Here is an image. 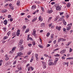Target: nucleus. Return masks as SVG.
I'll return each instance as SVG.
<instances>
[{"label":"nucleus","instance_id":"f257e3e1","mask_svg":"<svg viewBox=\"0 0 73 73\" xmlns=\"http://www.w3.org/2000/svg\"><path fill=\"white\" fill-rule=\"evenodd\" d=\"M72 23H71L70 24L68 25V27H66V30H67V31H69L70 29H71V25H72Z\"/></svg>","mask_w":73,"mask_h":73},{"label":"nucleus","instance_id":"f03ea898","mask_svg":"<svg viewBox=\"0 0 73 73\" xmlns=\"http://www.w3.org/2000/svg\"><path fill=\"white\" fill-rule=\"evenodd\" d=\"M23 43V40L21 39L18 44V47H21V44Z\"/></svg>","mask_w":73,"mask_h":73},{"label":"nucleus","instance_id":"7ed1b4c3","mask_svg":"<svg viewBox=\"0 0 73 73\" xmlns=\"http://www.w3.org/2000/svg\"><path fill=\"white\" fill-rule=\"evenodd\" d=\"M56 9L57 11H60V10H61V8H60V6L58 5L56 6Z\"/></svg>","mask_w":73,"mask_h":73},{"label":"nucleus","instance_id":"20e7f679","mask_svg":"<svg viewBox=\"0 0 73 73\" xmlns=\"http://www.w3.org/2000/svg\"><path fill=\"white\" fill-rule=\"evenodd\" d=\"M36 31L35 30V29H34L33 30V33L32 34V35H34V36H36Z\"/></svg>","mask_w":73,"mask_h":73},{"label":"nucleus","instance_id":"39448f33","mask_svg":"<svg viewBox=\"0 0 73 73\" xmlns=\"http://www.w3.org/2000/svg\"><path fill=\"white\" fill-rule=\"evenodd\" d=\"M42 64L43 65V68H46V63L44 62H42Z\"/></svg>","mask_w":73,"mask_h":73},{"label":"nucleus","instance_id":"423d86ee","mask_svg":"<svg viewBox=\"0 0 73 73\" xmlns=\"http://www.w3.org/2000/svg\"><path fill=\"white\" fill-rule=\"evenodd\" d=\"M61 27H58V26H57L56 27V29H57V30H58V31H60L61 30Z\"/></svg>","mask_w":73,"mask_h":73},{"label":"nucleus","instance_id":"0eeeda50","mask_svg":"<svg viewBox=\"0 0 73 73\" xmlns=\"http://www.w3.org/2000/svg\"><path fill=\"white\" fill-rule=\"evenodd\" d=\"M17 36H18L20 35V30H19L17 31Z\"/></svg>","mask_w":73,"mask_h":73},{"label":"nucleus","instance_id":"6e6552de","mask_svg":"<svg viewBox=\"0 0 73 73\" xmlns=\"http://www.w3.org/2000/svg\"><path fill=\"white\" fill-rule=\"evenodd\" d=\"M18 56H21L23 55V53H21V52H18L17 53Z\"/></svg>","mask_w":73,"mask_h":73},{"label":"nucleus","instance_id":"1a4fd4ad","mask_svg":"<svg viewBox=\"0 0 73 73\" xmlns=\"http://www.w3.org/2000/svg\"><path fill=\"white\" fill-rule=\"evenodd\" d=\"M26 28H27V27H26V26L24 25L23 27V31H25V29H26Z\"/></svg>","mask_w":73,"mask_h":73},{"label":"nucleus","instance_id":"9d476101","mask_svg":"<svg viewBox=\"0 0 73 73\" xmlns=\"http://www.w3.org/2000/svg\"><path fill=\"white\" fill-rule=\"evenodd\" d=\"M3 23L5 25H7V20H4Z\"/></svg>","mask_w":73,"mask_h":73},{"label":"nucleus","instance_id":"9b49d317","mask_svg":"<svg viewBox=\"0 0 73 73\" xmlns=\"http://www.w3.org/2000/svg\"><path fill=\"white\" fill-rule=\"evenodd\" d=\"M63 30L64 33H67V32L66 31V29H65V28H63Z\"/></svg>","mask_w":73,"mask_h":73},{"label":"nucleus","instance_id":"f8f14e48","mask_svg":"<svg viewBox=\"0 0 73 73\" xmlns=\"http://www.w3.org/2000/svg\"><path fill=\"white\" fill-rule=\"evenodd\" d=\"M20 1H18L17 2V5L18 6H19V5H20Z\"/></svg>","mask_w":73,"mask_h":73},{"label":"nucleus","instance_id":"ddd939ff","mask_svg":"<svg viewBox=\"0 0 73 73\" xmlns=\"http://www.w3.org/2000/svg\"><path fill=\"white\" fill-rule=\"evenodd\" d=\"M37 17H36L35 18H34L33 19V20L32 21V22H34V21H36V20H37Z\"/></svg>","mask_w":73,"mask_h":73},{"label":"nucleus","instance_id":"4468645a","mask_svg":"<svg viewBox=\"0 0 73 73\" xmlns=\"http://www.w3.org/2000/svg\"><path fill=\"white\" fill-rule=\"evenodd\" d=\"M52 59H50L48 60V65H50V63L52 62Z\"/></svg>","mask_w":73,"mask_h":73},{"label":"nucleus","instance_id":"2eb2a0df","mask_svg":"<svg viewBox=\"0 0 73 73\" xmlns=\"http://www.w3.org/2000/svg\"><path fill=\"white\" fill-rule=\"evenodd\" d=\"M68 64H69V62H68L67 63H66V62H64L63 63V65H67V66H68Z\"/></svg>","mask_w":73,"mask_h":73},{"label":"nucleus","instance_id":"dca6fc26","mask_svg":"<svg viewBox=\"0 0 73 73\" xmlns=\"http://www.w3.org/2000/svg\"><path fill=\"white\" fill-rule=\"evenodd\" d=\"M70 3H68V4H67V7H70Z\"/></svg>","mask_w":73,"mask_h":73},{"label":"nucleus","instance_id":"f3484780","mask_svg":"<svg viewBox=\"0 0 73 73\" xmlns=\"http://www.w3.org/2000/svg\"><path fill=\"white\" fill-rule=\"evenodd\" d=\"M63 22L64 25H66V22H65V20H63Z\"/></svg>","mask_w":73,"mask_h":73},{"label":"nucleus","instance_id":"a211bd4d","mask_svg":"<svg viewBox=\"0 0 73 73\" xmlns=\"http://www.w3.org/2000/svg\"><path fill=\"white\" fill-rule=\"evenodd\" d=\"M36 6L35 5L32 6V9H34L36 8Z\"/></svg>","mask_w":73,"mask_h":73},{"label":"nucleus","instance_id":"6ab92c4d","mask_svg":"<svg viewBox=\"0 0 73 73\" xmlns=\"http://www.w3.org/2000/svg\"><path fill=\"white\" fill-rule=\"evenodd\" d=\"M54 36V35L53 34H52L51 35V38L50 39L51 40H52V39H53V36Z\"/></svg>","mask_w":73,"mask_h":73},{"label":"nucleus","instance_id":"aec40b11","mask_svg":"<svg viewBox=\"0 0 73 73\" xmlns=\"http://www.w3.org/2000/svg\"><path fill=\"white\" fill-rule=\"evenodd\" d=\"M60 53L62 54H64V53H65V52L64 51V50H62L61 51Z\"/></svg>","mask_w":73,"mask_h":73},{"label":"nucleus","instance_id":"412c9836","mask_svg":"<svg viewBox=\"0 0 73 73\" xmlns=\"http://www.w3.org/2000/svg\"><path fill=\"white\" fill-rule=\"evenodd\" d=\"M7 12V10H2V12L3 13H5Z\"/></svg>","mask_w":73,"mask_h":73},{"label":"nucleus","instance_id":"4be33fe9","mask_svg":"<svg viewBox=\"0 0 73 73\" xmlns=\"http://www.w3.org/2000/svg\"><path fill=\"white\" fill-rule=\"evenodd\" d=\"M49 36H50V33H48L46 34V36L48 37Z\"/></svg>","mask_w":73,"mask_h":73},{"label":"nucleus","instance_id":"5701e85b","mask_svg":"<svg viewBox=\"0 0 73 73\" xmlns=\"http://www.w3.org/2000/svg\"><path fill=\"white\" fill-rule=\"evenodd\" d=\"M71 42H68V44H66V46H69V45H70V44Z\"/></svg>","mask_w":73,"mask_h":73},{"label":"nucleus","instance_id":"b1692460","mask_svg":"<svg viewBox=\"0 0 73 73\" xmlns=\"http://www.w3.org/2000/svg\"><path fill=\"white\" fill-rule=\"evenodd\" d=\"M45 26V24L44 23H42L41 24V27H44Z\"/></svg>","mask_w":73,"mask_h":73},{"label":"nucleus","instance_id":"393cba45","mask_svg":"<svg viewBox=\"0 0 73 73\" xmlns=\"http://www.w3.org/2000/svg\"><path fill=\"white\" fill-rule=\"evenodd\" d=\"M50 65H54V64L53 63V62H51V63H50Z\"/></svg>","mask_w":73,"mask_h":73},{"label":"nucleus","instance_id":"a878e982","mask_svg":"<svg viewBox=\"0 0 73 73\" xmlns=\"http://www.w3.org/2000/svg\"><path fill=\"white\" fill-rule=\"evenodd\" d=\"M38 46L40 48H43V47L41 45H39Z\"/></svg>","mask_w":73,"mask_h":73},{"label":"nucleus","instance_id":"bb28decb","mask_svg":"<svg viewBox=\"0 0 73 73\" xmlns=\"http://www.w3.org/2000/svg\"><path fill=\"white\" fill-rule=\"evenodd\" d=\"M29 31V29H27V30L25 31V33H27V32H28Z\"/></svg>","mask_w":73,"mask_h":73},{"label":"nucleus","instance_id":"cd10ccee","mask_svg":"<svg viewBox=\"0 0 73 73\" xmlns=\"http://www.w3.org/2000/svg\"><path fill=\"white\" fill-rule=\"evenodd\" d=\"M10 9H12V10H14V8H13V6H11V7H10Z\"/></svg>","mask_w":73,"mask_h":73},{"label":"nucleus","instance_id":"c85d7f7f","mask_svg":"<svg viewBox=\"0 0 73 73\" xmlns=\"http://www.w3.org/2000/svg\"><path fill=\"white\" fill-rule=\"evenodd\" d=\"M52 12H53L52 11V10H50V11H48V13H51Z\"/></svg>","mask_w":73,"mask_h":73},{"label":"nucleus","instance_id":"c756f323","mask_svg":"<svg viewBox=\"0 0 73 73\" xmlns=\"http://www.w3.org/2000/svg\"><path fill=\"white\" fill-rule=\"evenodd\" d=\"M61 40V38H59L58 40V42H60V41Z\"/></svg>","mask_w":73,"mask_h":73},{"label":"nucleus","instance_id":"7c9ffc66","mask_svg":"<svg viewBox=\"0 0 73 73\" xmlns=\"http://www.w3.org/2000/svg\"><path fill=\"white\" fill-rule=\"evenodd\" d=\"M9 59V58L8 57H6L5 60L6 61H7V60H8Z\"/></svg>","mask_w":73,"mask_h":73},{"label":"nucleus","instance_id":"2f4dec72","mask_svg":"<svg viewBox=\"0 0 73 73\" xmlns=\"http://www.w3.org/2000/svg\"><path fill=\"white\" fill-rule=\"evenodd\" d=\"M61 38V40L62 41H66V39H64L63 38Z\"/></svg>","mask_w":73,"mask_h":73},{"label":"nucleus","instance_id":"473e14b6","mask_svg":"<svg viewBox=\"0 0 73 73\" xmlns=\"http://www.w3.org/2000/svg\"><path fill=\"white\" fill-rule=\"evenodd\" d=\"M8 36H5V37H4L3 38V39L4 40H5L6 39H7V38H8Z\"/></svg>","mask_w":73,"mask_h":73},{"label":"nucleus","instance_id":"72a5a7b5","mask_svg":"<svg viewBox=\"0 0 73 73\" xmlns=\"http://www.w3.org/2000/svg\"><path fill=\"white\" fill-rule=\"evenodd\" d=\"M33 57H32L31 58V61H30V62H32V61H33Z\"/></svg>","mask_w":73,"mask_h":73},{"label":"nucleus","instance_id":"f704fd0d","mask_svg":"<svg viewBox=\"0 0 73 73\" xmlns=\"http://www.w3.org/2000/svg\"><path fill=\"white\" fill-rule=\"evenodd\" d=\"M41 9H42V11L43 12H44V9L42 7L41 8Z\"/></svg>","mask_w":73,"mask_h":73},{"label":"nucleus","instance_id":"c9c22d12","mask_svg":"<svg viewBox=\"0 0 73 73\" xmlns=\"http://www.w3.org/2000/svg\"><path fill=\"white\" fill-rule=\"evenodd\" d=\"M21 50H23L24 49V47L21 46Z\"/></svg>","mask_w":73,"mask_h":73},{"label":"nucleus","instance_id":"e433bc0d","mask_svg":"<svg viewBox=\"0 0 73 73\" xmlns=\"http://www.w3.org/2000/svg\"><path fill=\"white\" fill-rule=\"evenodd\" d=\"M41 20V17L40 16L39 17V20L40 21V20Z\"/></svg>","mask_w":73,"mask_h":73},{"label":"nucleus","instance_id":"4c0bfd02","mask_svg":"<svg viewBox=\"0 0 73 73\" xmlns=\"http://www.w3.org/2000/svg\"><path fill=\"white\" fill-rule=\"evenodd\" d=\"M72 51V49L71 48H70V50L69 52H71Z\"/></svg>","mask_w":73,"mask_h":73},{"label":"nucleus","instance_id":"58836bf2","mask_svg":"<svg viewBox=\"0 0 73 73\" xmlns=\"http://www.w3.org/2000/svg\"><path fill=\"white\" fill-rule=\"evenodd\" d=\"M10 31H9L7 33V35H8V36H9V35H10Z\"/></svg>","mask_w":73,"mask_h":73},{"label":"nucleus","instance_id":"ea45409f","mask_svg":"<svg viewBox=\"0 0 73 73\" xmlns=\"http://www.w3.org/2000/svg\"><path fill=\"white\" fill-rule=\"evenodd\" d=\"M35 56L36 58H37V57H38V54H36L35 55Z\"/></svg>","mask_w":73,"mask_h":73},{"label":"nucleus","instance_id":"a19ab883","mask_svg":"<svg viewBox=\"0 0 73 73\" xmlns=\"http://www.w3.org/2000/svg\"><path fill=\"white\" fill-rule=\"evenodd\" d=\"M57 61H56L55 60V61H54V65H56V64H57Z\"/></svg>","mask_w":73,"mask_h":73},{"label":"nucleus","instance_id":"79ce46f5","mask_svg":"<svg viewBox=\"0 0 73 73\" xmlns=\"http://www.w3.org/2000/svg\"><path fill=\"white\" fill-rule=\"evenodd\" d=\"M15 50V48L13 47V48L12 49V52H14V50Z\"/></svg>","mask_w":73,"mask_h":73},{"label":"nucleus","instance_id":"37998d69","mask_svg":"<svg viewBox=\"0 0 73 73\" xmlns=\"http://www.w3.org/2000/svg\"><path fill=\"white\" fill-rule=\"evenodd\" d=\"M56 57H59L60 56V55L58 54H57L55 55Z\"/></svg>","mask_w":73,"mask_h":73},{"label":"nucleus","instance_id":"c03bdc74","mask_svg":"<svg viewBox=\"0 0 73 73\" xmlns=\"http://www.w3.org/2000/svg\"><path fill=\"white\" fill-rule=\"evenodd\" d=\"M18 69L19 70H20V71H21V67H20L19 68H18Z\"/></svg>","mask_w":73,"mask_h":73},{"label":"nucleus","instance_id":"a18cd8bd","mask_svg":"<svg viewBox=\"0 0 73 73\" xmlns=\"http://www.w3.org/2000/svg\"><path fill=\"white\" fill-rule=\"evenodd\" d=\"M66 60H71V57L67 58H66Z\"/></svg>","mask_w":73,"mask_h":73},{"label":"nucleus","instance_id":"49530a36","mask_svg":"<svg viewBox=\"0 0 73 73\" xmlns=\"http://www.w3.org/2000/svg\"><path fill=\"white\" fill-rule=\"evenodd\" d=\"M24 15H25V13H21V15L22 16Z\"/></svg>","mask_w":73,"mask_h":73},{"label":"nucleus","instance_id":"de8ad7c7","mask_svg":"<svg viewBox=\"0 0 73 73\" xmlns=\"http://www.w3.org/2000/svg\"><path fill=\"white\" fill-rule=\"evenodd\" d=\"M16 64V61H15L13 63V65H15Z\"/></svg>","mask_w":73,"mask_h":73},{"label":"nucleus","instance_id":"09e8293b","mask_svg":"<svg viewBox=\"0 0 73 73\" xmlns=\"http://www.w3.org/2000/svg\"><path fill=\"white\" fill-rule=\"evenodd\" d=\"M70 64H71V65H73V61H71L70 62Z\"/></svg>","mask_w":73,"mask_h":73},{"label":"nucleus","instance_id":"8fccbe9b","mask_svg":"<svg viewBox=\"0 0 73 73\" xmlns=\"http://www.w3.org/2000/svg\"><path fill=\"white\" fill-rule=\"evenodd\" d=\"M62 59H63V60H64V59H65V56H62Z\"/></svg>","mask_w":73,"mask_h":73},{"label":"nucleus","instance_id":"3c124183","mask_svg":"<svg viewBox=\"0 0 73 73\" xmlns=\"http://www.w3.org/2000/svg\"><path fill=\"white\" fill-rule=\"evenodd\" d=\"M8 18H11V15H8Z\"/></svg>","mask_w":73,"mask_h":73},{"label":"nucleus","instance_id":"603ef678","mask_svg":"<svg viewBox=\"0 0 73 73\" xmlns=\"http://www.w3.org/2000/svg\"><path fill=\"white\" fill-rule=\"evenodd\" d=\"M28 46H29L30 47H31V46H32V45L31 44H28Z\"/></svg>","mask_w":73,"mask_h":73},{"label":"nucleus","instance_id":"864d4df0","mask_svg":"<svg viewBox=\"0 0 73 73\" xmlns=\"http://www.w3.org/2000/svg\"><path fill=\"white\" fill-rule=\"evenodd\" d=\"M30 68H31L32 70H33V69H34V68H33L32 67H30Z\"/></svg>","mask_w":73,"mask_h":73},{"label":"nucleus","instance_id":"5fc2aeb1","mask_svg":"<svg viewBox=\"0 0 73 73\" xmlns=\"http://www.w3.org/2000/svg\"><path fill=\"white\" fill-rule=\"evenodd\" d=\"M50 44H48L46 46V47H49V46H50Z\"/></svg>","mask_w":73,"mask_h":73},{"label":"nucleus","instance_id":"6e6d98bb","mask_svg":"<svg viewBox=\"0 0 73 73\" xmlns=\"http://www.w3.org/2000/svg\"><path fill=\"white\" fill-rule=\"evenodd\" d=\"M55 4V3L54 2H52L51 3V4L52 5H53V4Z\"/></svg>","mask_w":73,"mask_h":73},{"label":"nucleus","instance_id":"4d7b16f0","mask_svg":"<svg viewBox=\"0 0 73 73\" xmlns=\"http://www.w3.org/2000/svg\"><path fill=\"white\" fill-rule=\"evenodd\" d=\"M58 58H56L55 61H58Z\"/></svg>","mask_w":73,"mask_h":73},{"label":"nucleus","instance_id":"13d9d810","mask_svg":"<svg viewBox=\"0 0 73 73\" xmlns=\"http://www.w3.org/2000/svg\"><path fill=\"white\" fill-rule=\"evenodd\" d=\"M54 44H56V40H55L53 42Z\"/></svg>","mask_w":73,"mask_h":73},{"label":"nucleus","instance_id":"bf43d9fd","mask_svg":"<svg viewBox=\"0 0 73 73\" xmlns=\"http://www.w3.org/2000/svg\"><path fill=\"white\" fill-rule=\"evenodd\" d=\"M17 57H19V56L18 55L15 57V59H16V58H17Z\"/></svg>","mask_w":73,"mask_h":73},{"label":"nucleus","instance_id":"052dcab7","mask_svg":"<svg viewBox=\"0 0 73 73\" xmlns=\"http://www.w3.org/2000/svg\"><path fill=\"white\" fill-rule=\"evenodd\" d=\"M44 56H45V57H48V55L46 54H44Z\"/></svg>","mask_w":73,"mask_h":73},{"label":"nucleus","instance_id":"680f3d73","mask_svg":"<svg viewBox=\"0 0 73 73\" xmlns=\"http://www.w3.org/2000/svg\"><path fill=\"white\" fill-rule=\"evenodd\" d=\"M33 45H35V44H36V43H35V42H33Z\"/></svg>","mask_w":73,"mask_h":73},{"label":"nucleus","instance_id":"e2e57ef3","mask_svg":"<svg viewBox=\"0 0 73 73\" xmlns=\"http://www.w3.org/2000/svg\"><path fill=\"white\" fill-rule=\"evenodd\" d=\"M31 52H28V55H29L30 54H31Z\"/></svg>","mask_w":73,"mask_h":73},{"label":"nucleus","instance_id":"0e129e2a","mask_svg":"<svg viewBox=\"0 0 73 73\" xmlns=\"http://www.w3.org/2000/svg\"><path fill=\"white\" fill-rule=\"evenodd\" d=\"M51 26H52V24H50L49 25V28H50V27H51Z\"/></svg>","mask_w":73,"mask_h":73},{"label":"nucleus","instance_id":"69168bd1","mask_svg":"<svg viewBox=\"0 0 73 73\" xmlns=\"http://www.w3.org/2000/svg\"><path fill=\"white\" fill-rule=\"evenodd\" d=\"M58 46V44H56L55 46V48H56Z\"/></svg>","mask_w":73,"mask_h":73},{"label":"nucleus","instance_id":"338daca9","mask_svg":"<svg viewBox=\"0 0 73 73\" xmlns=\"http://www.w3.org/2000/svg\"><path fill=\"white\" fill-rule=\"evenodd\" d=\"M62 18H60L59 19V21H62Z\"/></svg>","mask_w":73,"mask_h":73},{"label":"nucleus","instance_id":"774afa93","mask_svg":"<svg viewBox=\"0 0 73 73\" xmlns=\"http://www.w3.org/2000/svg\"><path fill=\"white\" fill-rule=\"evenodd\" d=\"M29 39H30V40H33V39H32V38L31 37H30L29 38Z\"/></svg>","mask_w":73,"mask_h":73}]
</instances>
